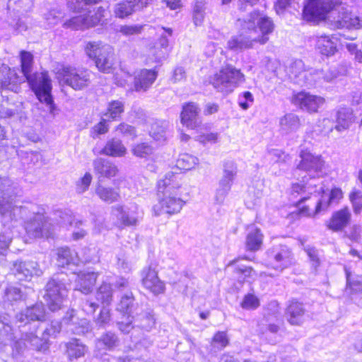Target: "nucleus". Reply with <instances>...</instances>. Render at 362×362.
Segmentation results:
<instances>
[{
  "label": "nucleus",
  "mask_w": 362,
  "mask_h": 362,
  "mask_svg": "<svg viewBox=\"0 0 362 362\" xmlns=\"http://www.w3.org/2000/svg\"><path fill=\"white\" fill-rule=\"evenodd\" d=\"M260 305L259 299L253 293H247L244 296L240 302V307L247 310H254Z\"/></svg>",
  "instance_id": "6e6d98bb"
},
{
  "label": "nucleus",
  "mask_w": 362,
  "mask_h": 362,
  "mask_svg": "<svg viewBox=\"0 0 362 362\" xmlns=\"http://www.w3.org/2000/svg\"><path fill=\"white\" fill-rule=\"evenodd\" d=\"M63 323L66 326L68 332L75 334H85L91 330L90 322L86 319L77 317L74 310L67 313L63 318Z\"/></svg>",
  "instance_id": "aec40b11"
},
{
  "label": "nucleus",
  "mask_w": 362,
  "mask_h": 362,
  "mask_svg": "<svg viewBox=\"0 0 362 362\" xmlns=\"http://www.w3.org/2000/svg\"><path fill=\"white\" fill-rule=\"evenodd\" d=\"M293 103L302 110L315 112L325 103V99L309 92H298L293 98Z\"/></svg>",
  "instance_id": "dca6fc26"
},
{
  "label": "nucleus",
  "mask_w": 362,
  "mask_h": 362,
  "mask_svg": "<svg viewBox=\"0 0 362 362\" xmlns=\"http://www.w3.org/2000/svg\"><path fill=\"white\" fill-rule=\"evenodd\" d=\"M263 235L260 230L255 226L248 228L245 245L247 250H259L262 245Z\"/></svg>",
  "instance_id": "f704fd0d"
},
{
  "label": "nucleus",
  "mask_w": 362,
  "mask_h": 362,
  "mask_svg": "<svg viewBox=\"0 0 362 362\" xmlns=\"http://www.w3.org/2000/svg\"><path fill=\"white\" fill-rule=\"evenodd\" d=\"M168 124L166 121L156 120L151 125L150 136L158 141H164L167 138Z\"/></svg>",
  "instance_id": "ea45409f"
},
{
  "label": "nucleus",
  "mask_w": 362,
  "mask_h": 362,
  "mask_svg": "<svg viewBox=\"0 0 362 362\" xmlns=\"http://www.w3.org/2000/svg\"><path fill=\"white\" fill-rule=\"evenodd\" d=\"M96 298L102 303L109 305L112 300V289L110 284L103 283L96 293Z\"/></svg>",
  "instance_id": "603ef678"
},
{
  "label": "nucleus",
  "mask_w": 362,
  "mask_h": 362,
  "mask_svg": "<svg viewBox=\"0 0 362 362\" xmlns=\"http://www.w3.org/2000/svg\"><path fill=\"white\" fill-rule=\"evenodd\" d=\"M27 234L35 238H52L57 233V226L52 218H47L43 214H37L33 219L25 223Z\"/></svg>",
  "instance_id": "6e6552de"
},
{
  "label": "nucleus",
  "mask_w": 362,
  "mask_h": 362,
  "mask_svg": "<svg viewBox=\"0 0 362 362\" xmlns=\"http://www.w3.org/2000/svg\"><path fill=\"white\" fill-rule=\"evenodd\" d=\"M286 71L289 78L293 81L295 83L303 85L306 83L308 71L305 69L302 60L296 59L292 62Z\"/></svg>",
  "instance_id": "c85d7f7f"
},
{
  "label": "nucleus",
  "mask_w": 362,
  "mask_h": 362,
  "mask_svg": "<svg viewBox=\"0 0 362 362\" xmlns=\"http://www.w3.org/2000/svg\"><path fill=\"white\" fill-rule=\"evenodd\" d=\"M322 193L321 199H317L315 203V211L313 214H317L321 211L326 210L332 203L338 202L342 198V192L339 188L332 189L329 195L325 194L322 184L319 180H312L305 185L293 183L290 189L291 196L298 198L296 202L298 207V214L301 216L310 217L312 213L310 211V205H303L309 199L308 195Z\"/></svg>",
  "instance_id": "f257e3e1"
},
{
  "label": "nucleus",
  "mask_w": 362,
  "mask_h": 362,
  "mask_svg": "<svg viewBox=\"0 0 362 362\" xmlns=\"http://www.w3.org/2000/svg\"><path fill=\"white\" fill-rule=\"evenodd\" d=\"M346 289L351 292L358 293H362V276L355 275L346 269Z\"/></svg>",
  "instance_id": "8fccbe9b"
},
{
  "label": "nucleus",
  "mask_w": 362,
  "mask_h": 362,
  "mask_svg": "<svg viewBox=\"0 0 362 362\" xmlns=\"http://www.w3.org/2000/svg\"><path fill=\"white\" fill-rule=\"evenodd\" d=\"M25 78L32 90H52V81L46 71L30 74Z\"/></svg>",
  "instance_id": "cd10ccee"
},
{
  "label": "nucleus",
  "mask_w": 362,
  "mask_h": 362,
  "mask_svg": "<svg viewBox=\"0 0 362 362\" xmlns=\"http://www.w3.org/2000/svg\"><path fill=\"white\" fill-rule=\"evenodd\" d=\"M57 78L62 86H67L74 90L84 88L88 81L87 71L78 74L69 66H62L56 73Z\"/></svg>",
  "instance_id": "f8f14e48"
},
{
  "label": "nucleus",
  "mask_w": 362,
  "mask_h": 362,
  "mask_svg": "<svg viewBox=\"0 0 362 362\" xmlns=\"http://www.w3.org/2000/svg\"><path fill=\"white\" fill-rule=\"evenodd\" d=\"M127 150L122 141L118 139H112L107 141L100 153L112 157H123Z\"/></svg>",
  "instance_id": "72a5a7b5"
},
{
  "label": "nucleus",
  "mask_w": 362,
  "mask_h": 362,
  "mask_svg": "<svg viewBox=\"0 0 362 362\" xmlns=\"http://www.w3.org/2000/svg\"><path fill=\"white\" fill-rule=\"evenodd\" d=\"M131 152L136 157L146 158L153 154V148L147 142H140L132 146Z\"/></svg>",
  "instance_id": "09e8293b"
},
{
  "label": "nucleus",
  "mask_w": 362,
  "mask_h": 362,
  "mask_svg": "<svg viewBox=\"0 0 362 362\" xmlns=\"http://www.w3.org/2000/svg\"><path fill=\"white\" fill-rule=\"evenodd\" d=\"M95 194L101 200L109 204L116 202L120 198L118 188L105 187L100 183L96 186Z\"/></svg>",
  "instance_id": "e433bc0d"
},
{
  "label": "nucleus",
  "mask_w": 362,
  "mask_h": 362,
  "mask_svg": "<svg viewBox=\"0 0 362 362\" xmlns=\"http://www.w3.org/2000/svg\"><path fill=\"white\" fill-rule=\"evenodd\" d=\"M198 164L197 158L188 153H182L176 161L177 168L182 170H189Z\"/></svg>",
  "instance_id": "49530a36"
},
{
  "label": "nucleus",
  "mask_w": 362,
  "mask_h": 362,
  "mask_svg": "<svg viewBox=\"0 0 362 362\" xmlns=\"http://www.w3.org/2000/svg\"><path fill=\"white\" fill-rule=\"evenodd\" d=\"M61 17L62 12L57 9H52L45 14V18L50 25L57 24Z\"/></svg>",
  "instance_id": "774afa93"
},
{
  "label": "nucleus",
  "mask_w": 362,
  "mask_h": 362,
  "mask_svg": "<svg viewBox=\"0 0 362 362\" xmlns=\"http://www.w3.org/2000/svg\"><path fill=\"white\" fill-rule=\"evenodd\" d=\"M70 279L64 274L54 276L47 283L44 296L47 306L52 311L61 308L64 299L67 296Z\"/></svg>",
  "instance_id": "423d86ee"
},
{
  "label": "nucleus",
  "mask_w": 362,
  "mask_h": 362,
  "mask_svg": "<svg viewBox=\"0 0 362 362\" xmlns=\"http://www.w3.org/2000/svg\"><path fill=\"white\" fill-rule=\"evenodd\" d=\"M136 320L139 322V326L146 330L151 329L155 324L153 315L150 312L137 315Z\"/></svg>",
  "instance_id": "bf43d9fd"
},
{
  "label": "nucleus",
  "mask_w": 362,
  "mask_h": 362,
  "mask_svg": "<svg viewBox=\"0 0 362 362\" xmlns=\"http://www.w3.org/2000/svg\"><path fill=\"white\" fill-rule=\"evenodd\" d=\"M93 165L99 180L102 177L111 178L116 176L118 173L117 166L115 163L103 158L94 160Z\"/></svg>",
  "instance_id": "a878e982"
},
{
  "label": "nucleus",
  "mask_w": 362,
  "mask_h": 362,
  "mask_svg": "<svg viewBox=\"0 0 362 362\" xmlns=\"http://www.w3.org/2000/svg\"><path fill=\"white\" fill-rule=\"evenodd\" d=\"M331 8L330 0H309L304 6L303 17L308 21L322 20Z\"/></svg>",
  "instance_id": "2eb2a0df"
},
{
  "label": "nucleus",
  "mask_w": 362,
  "mask_h": 362,
  "mask_svg": "<svg viewBox=\"0 0 362 362\" xmlns=\"http://www.w3.org/2000/svg\"><path fill=\"white\" fill-rule=\"evenodd\" d=\"M100 23V16H89L87 15H79L74 16L64 23V27L74 30L85 29L93 27Z\"/></svg>",
  "instance_id": "bb28decb"
},
{
  "label": "nucleus",
  "mask_w": 362,
  "mask_h": 362,
  "mask_svg": "<svg viewBox=\"0 0 362 362\" xmlns=\"http://www.w3.org/2000/svg\"><path fill=\"white\" fill-rule=\"evenodd\" d=\"M135 11L136 10L132 0H124L116 4L115 7V16L121 18H125Z\"/></svg>",
  "instance_id": "de8ad7c7"
},
{
  "label": "nucleus",
  "mask_w": 362,
  "mask_h": 362,
  "mask_svg": "<svg viewBox=\"0 0 362 362\" xmlns=\"http://www.w3.org/2000/svg\"><path fill=\"white\" fill-rule=\"evenodd\" d=\"M13 198L3 197L0 192V214L7 220H13L18 216V213L23 215L25 213V206H18L13 204Z\"/></svg>",
  "instance_id": "b1692460"
},
{
  "label": "nucleus",
  "mask_w": 362,
  "mask_h": 362,
  "mask_svg": "<svg viewBox=\"0 0 362 362\" xmlns=\"http://www.w3.org/2000/svg\"><path fill=\"white\" fill-rule=\"evenodd\" d=\"M119 340L116 334L107 332L97 339L96 347L101 349L112 350L119 345Z\"/></svg>",
  "instance_id": "a19ab883"
},
{
  "label": "nucleus",
  "mask_w": 362,
  "mask_h": 362,
  "mask_svg": "<svg viewBox=\"0 0 362 362\" xmlns=\"http://www.w3.org/2000/svg\"><path fill=\"white\" fill-rule=\"evenodd\" d=\"M134 308V297L132 291H127L121 296L120 301L117 305V309L120 312L127 313L129 315L133 313Z\"/></svg>",
  "instance_id": "a18cd8bd"
},
{
  "label": "nucleus",
  "mask_w": 362,
  "mask_h": 362,
  "mask_svg": "<svg viewBox=\"0 0 362 362\" xmlns=\"http://www.w3.org/2000/svg\"><path fill=\"white\" fill-rule=\"evenodd\" d=\"M17 322H20L23 325L24 329L21 332L29 331L30 328L35 322H42L45 320V308L44 305L40 303H36L32 306L28 307L25 310L18 313L16 316ZM23 333H21V335Z\"/></svg>",
  "instance_id": "4468645a"
},
{
  "label": "nucleus",
  "mask_w": 362,
  "mask_h": 362,
  "mask_svg": "<svg viewBox=\"0 0 362 362\" xmlns=\"http://www.w3.org/2000/svg\"><path fill=\"white\" fill-rule=\"evenodd\" d=\"M116 131L124 136H129L132 138H135L136 136L134 127L125 123H122L118 125L116 128Z\"/></svg>",
  "instance_id": "338daca9"
},
{
  "label": "nucleus",
  "mask_w": 362,
  "mask_h": 362,
  "mask_svg": "<svg viewBox=\"0 0 362 362\" xmlns=\"http://www.w3.org/2000/svg\"><path fill=\"white\" fill-rule=\"evenodd\" d=\"M22 298V293L19 288L10 286L5 291V300L9 302L16 301Z\"/></svg>",
  "instance_id": "69168bd1"
},
{
  "label": "nucleus",
  "mask_w": 362,
  "mask_h": 362,
  "mask_svg": "<svg viewBox=\"0 0 362 362\" xmlns=\"http://www.w3.org/2000/svg\"><path fill=\"white\" fill-rule=\"evenodd\" d=\"M142 284L144 286L154 294H159L165 289L164 284L158 276L157 272L151 267L144 268L141 272Z\"/></svg>",
  "instance_id": "412c9836"
},
{
  "label": "nucleus",
  "mask_w": 362,
  "mask_h": 362,
  "mask_svg": "<svg viewBox=\"0 0 362 362\" xmlns=\"http://www.w3.org/2000/svg\"><path fill=\"white\" fill-rule=\"evenodd\" d=\"M36 97L41 103H45L49 106V111L54 113L55 105L53 102V98L51 92H35Z\"/></svg>",
  "instance_id": "680f3d73"
},
{
  "label": "nucleus",
  "mask_w": 362,
  "mask_h": 362,
  "mask_svg": "<svg viewBox=\"0 0 362 362\" xmlns=\"http://www.w3.org/2000/svg\"><path fill=\"white\" fill-rule=\"evenodd\" d=\"M244 81V75L239 69L226 64L218 73L214 74L211 83L214 88H234Z\"/></svg>",
  "instance_id": "9d476101"
},
{
  "label": "nucleus",
  "mask_w": 362,
  "mask_h": 362,
  "mask_svg": "<svg viewBox=\"0 0 362 362\" xmlns=\"http://www.w3.org/2000/svg\"><path fill=\"white\" fill-rule=\"evenodd\" d=\"M300 157L301 158L300 162L297 165L294 173H297L299 170H304L310 177L309 179L305 180L306 175L303 176V183H299L300 185H305L312 180H316L315 179L316 176L318 177L321 176L325 165V161L321 156L313 154L305 149L301 150Z\"/></svg>",
  "instance_id": "0eeeda50"
},
{
  "label": "nucleus",
  "mask_w": 362,
  "mask_h": 362,
  "mask_svg": "<svg viewBox=\"0 0 362 362\" xmlns=\"http://www.w3.org/2000/svg\"><path fill=\"white\" fill-rule=\"evenodd\" d=\"M68 7L74 11H86L85 6L98 4L102 0H66Z\"/></svg>",
  "instance_id": "4d7b16f0"
},
{
  "label": "nucleus",
  "mask_w": 362,
  "mask_h": 362,
  "mask_svg": "<svg viewBox=\"0 0 362 362\" xmlns=\"http://www.w3.org/2000/svg\"><path fill=\"white\" fill-rule=\"evenodd\" d=\"M123 111L124 105L120 101H113L109 105L108 112L110 117L113 119L119 117Z\"/></svg>",
  "instance_id": "0e129e2a"
},
{
  "label": "nucleus",
  "mask_w": 362,
  "mask_h": 362,
  "mask_svg": "<svg viewBox=\"0 0 362 362\" xmlns=\"http://www.w3.org/2000/svg\"><path fill=\"white\" fill-rule=\"evenodd\" d=\"M229 344V339L226 332H216L212 339V344L219 349L225 348Z\"/></svg>",
  "instance_id": "052dcab7"
},
{
  "label": "nucleus",
  "mask_w": 362,
  "mask_h": 362,
  "mask_svg": "<svg viewBox=\"0 0 362 362\" xmlns=\"http://www.w3.org/2000/svg\"><path fill=\"white\" fill-rule=\"evenodd\" d=\"M0 336L8 341H13L15 339L10 320L6 315L0 316Z\"/></svg>",
  "instance_id": "864d4df0"
},
{
  "label": "nucleus",
  "mask_w": 362,
  "mask_h": 362,
  "mask_svg": "<svg viewBox=\"0 0 362 362\" xmlns=\"http://www.w3.org/2000/svg\"><path fill=\"white\" fill-rule=\"evenodd\" d=\"M334 117V129L339 132L349 129L356 120L353 110L345 106L339 107L335 110Z\"/></svg>",
  "instance_id": "4be33fe9"
},
{
  "label": "nucleus",
  "mask_w": 362,
  "mask_h": 362,
  "mask_svg": "<svg viewBox=\"0 0 362 362\" xmlns=\"http://www.w3.org/2000/svg\"><path fill=\"white\" fill-rule=\"evenodd\" d=\"M92 180V175L90 173H86L84 176L76 183V192L79 194L86 192Z\"/></svg>",
  "instance_id": "e2e57ef3"
},
{
  "label": "nucleus",
  "mask_w": 362,
  "mask_h": 362,
  "mask_svg": "<svg viewBox=\"0 0 362 362\" xmlns=\"http://www.w3.org/2000/svg\"><path fill=\"white\" fill-rule=\"evenodd\" d=\"M137 210V206L126 209L124 206L117 204L111 208V218L114 221L115 225L119 228L134 226L139 222Z\"/></svg>",
  "instance_id": "ddd939ff"
},
{
  "label": "nucleus",
  "mask_w": 362,
  "mask_h": 362,
  "mask_svg": "<svg viewBox=\"0 0 362 362\" xmlns=\"http://www.w3.org/2000/svg\"><path fill=\"white\" fill-rule=\"evenodd\" d=\"M183 191L180 175L168 172L158 183V204L153 206L156 216L162 213L175 214L179 213L185 204L182 198Z\"/></svg>",
  "instance_id": "f03ea898"
},
{
  "label": "nucleus",
  "mask_w": 362,
  "mask_h": 362,
  "mask_svg": "<svg viewBox=\"0 0 362 362\" xmlns=\"http://www.w3.org/2000/svg\"><path fill=\"white\" fill-rule=\"evenodd\" d=\"M305 309L302 303L291 300L286 309L285 317L291 325H300L303 323Z\"/></svg>",
  "instance_id": "393cba45"
},
{
  "label": "nucleus",
  "mask_w": 362,
  "mask_h": 362,
  "mask_svg": "<svg viewBox=\"0 0 362 362\" xmlns=\"http://www.w3.org/2000/svg\"><path fill=\"white\" fill-rule=\"evenodd\" d=\"M98 277L95 272H81L76 279L75 290L88 294L92 291Z\"/></svg>",
  "instance_id": "7c9ffc66"
},
{
  "label": "nucleus",
  "mask_w": 362,
  "mask_h": 362,
  "mask_svg": "<svg viewBox=\"0 0 362 362\" xmlns=\"http://www.w3.org/2000/svg\"><path fill=\"white\" fill-rule=\"evenodd\" d=\"M57 264L59 267H64L69 264H76L78 263L77 254L71 251L69 247H60L57 250Z\"/></svg>",
  "instance_id": "37998d69"
},
{
  "label": "nucleus",
  "mask_w": 362,
  "mask_h": 362,
  "mask_svg": "<svg viewBox=\"0 0 362 362\" xmlns=\"http://www.w3.org/2000/svg\"><path fill=\"white\" fill-rule=\"evenodd\" d=\"M238 167L233 160H226L223 165L221 177L218 181V186L216 190L215 202L221 204L231 189L233 182L237 176Z\"/></svg>",
  "instance_id": "1a4fd4ad"
},
{
  "label": "nucleus",
  "mask_w": 362,
  "mask_h": 362,
  "mask_svg": "<svg viewBox=\"0 0 362 362\" xmlns=\"http://www.w3.org/2000/svg\"><path fill=\"white\" fill-rule=\"evenodd\" d=\"M40 325V324H35L29 331L23 332L21 339L13 342V349L17 353H21L29 345L37 351L47 350L49 337L59 333L62 326L57 321L52 322L44 329H41Z\"/></svg>",
  "instance_id": "7ed1b4c3"
},
{
  "label": "nucleus",
  "mask_w": 362,
  "mask_h": 362,
  "mask_svg": "<svg viewBox=\"0 0 362 362\" xmlns=\"http://www.w3.org/2000/svg\"><path fill=\"white\" fill-rule=\"evenodd\" d=\"M12 274L20 280H24L34 275L40 276L42 274L38 264L36 262L16 261L11 267Z\"/></svg>",
  "instance_id": "6ab92c4d"
},
{
  "label": "nucleus",
  "mask_w": 362,
  "mask_h": 362,
  "mask_svg": "<svg viewBox=\"0 0 362 362\" xmlns=\"http://www.w3.org/2000/svg\"><path fill=\"white\" fill-rule=\"evenodd\" d=\"M332 8L327 21L333 29H359L362 27L358 16L354 15L349 7L341 0H330Z\"/></svg>",
  "instance_id": "39448f33"
},
{
  "label": "nucleus",
  "mask_w": 362,
  "mask_h": 362,
  "mask_svg": "<svg viewBox=\"0 0 362 362\" xmlns=\"http://www.w3.org/2000/svg\"><path fill=\"white\" fill-rule=\"evenodd\" d=\"M86 52L90 58L94 59L95 66L103 72H108L112 68V48L110 45H102L100 42H88Z\"/></svg>",
  "instance_id": "9b49d317"
},
{
  "label": "nucleus",
  "mask_w": 362,
  "mask_h": 362,
  "mask_svg": "<svg viewBox=\"0 0 362 362\" xmlns=\"http://www.w3.org/2000/svg\"><path fill=\"white\" fill-rule=\"evenodd\" d=\"M55 226H57V231L61 228H67L69 226L75 225L76 227L78 225H81V222L76 221L74 218L66 212L58 211L54 214V217L52 218Z\"/></svg>",
  "instance_id": "c03bdc74"
},
{
  "label": "nucleus",
  "mask_w": 362,
  "mask_h": 362,
  "mask_svg": "<svg viewBox=\"0 0 362 362\" xmlns=\"http://www.w3.org/2000/svg\"><path fill=\"white\" fill-rule=\"evenodd\" d=\"M157 77V72L155 70L142 69L135 76L134 83L136 88L147 89L155 81Z\"/></svg>",
  "instance_id": "c9c22d12"
},
{
  "label": "nucleus",
  "mask_w": 362,
  "mask_h": 362,
  "mask_svg": "<svg viewBox=\"0 0 362 362\" xmlns=\"http://www.w3.org/2000/svg\"><path fill=\"white\" fill-rule=\"evenodd\" d=\"M334 37L329 36H320L317 41V47L320 53L326 56L334 55L337 52V43L333 40Z\"/></svg>",
  "instance_id": "79ce46f5"
},
{
  "label": "nucleus",
  "mask_w": 362,
  "mask_h": 362,
  "mask_svg": "<svg viewBox=\"0 0 362 362\" xmlns=\"http://www.w3.org/2000/svg\"><path fill=\"white\" fill-rule=\"evenodd\" d=\"M21 72L24 77L32 74L33 65V55L27 51L22 50L20 52Z\"/></svg>",
  "instance_id": "3c124183"
},
{
  "label": "nucleus",
  "mask_w": 362,
  "mask_h": 362,
  "mask_svg": "<svg viewBox=\"0 0 362 362\" xmlns=\"http://www.w3.org/2000/svg\"><path fill=\"white\" fill-rule=\"evenodd\" d=\"M66 354L70 360L77 359L83 356L87 347L79 339H72L66 344Z\"/></svg>",
  "instance_id": "58836bf2"
},
{
  "label": "nucleus",
  "mask_w": 362,
  "mask_h": 362,
  "mask_svg": "<svg viewBox=\"0 0 362 362\" xmlns=\"http://www.w3.org/2000/svg\"><path fill=\"white\" fill-rule=\"evenodd\" d=\"M351 214L347 208H344L332 215L328 227L334 231L341 230L349 224Z\"/></svg>",
  "instance_id": "473e14b6"
},
{
  "label": "nucleus",
  "mask_w": 362,
  "mask_h": 362,
  "mask_svg": "<svg viewBox=\"0 0 362 362\" xmlns=\"http://www.w3.org/2000/svg\"><path fill=\"white\" fill-rule=\"evenodd\" d=\"M267 254L269 259L275 261L276 268L281 272L292 264V253L286 245H274L268 250Z\"/></svg>",
  "instance_id": "a211bd4d"
},
{
  "label": "nucleus",
  "mask_w": 362,
  "mask_h": 362,
  "mask_svg": "<svg viewBox=\"0 0 362 362\" xmlns=\"http://www.w3.org/2000/svg\"><path fill=\"white\" fill-rule=\"evenodd\" d=\"M16 79L14 69L12 70L8 66H2L0 69V90H13Z\"/></svg>",
  "instance_id": "4c0bfd02"
},
{
  "label": "nucleus",
  "mask_w": 362,
  "mask_h": 362,
  "mask_svg": "<svg viewBox=\"0 0 362 362\" xmlns=\"http://www.w3.org/2000/svg\"><path fill=\"white\" fill-rule=\"evenodd\" d=\"M0 192L3 197L11 198L17 194V188L8 177H0Z\"/></svg>",
  "instance_id": "5fc2aeb1"
},
{
  "label": "nucleus",
  "mask_w": 362,
  "mask_h": 362,
  "mask_svg": "<svg viewBox=\"0 0 362 362\" xmlns=\"http://www.w3.org/2000/svg\"><path fill=\"white\" fill-rule=\"evenodd\" d=\"M257 43L253 35L241 33L232 36L227 42V48L234 52H241L245 49H252Z\"/></svg>",
  "instance_id": "5701e85b"
},
{
  "label": "nucleus",
  "mask_w": 362,
  "mask_h": 362,
  "mask_svg": "<svg viewBox=\"0 0 362 362\" xmlns=\"http://www.w3.org/2000/svg\"><path fill=\"white\" fill-rule=\"evenodd\" d=\"M243 259L242 257L235 259L228 264L227 267H233V271L238 276L240 281L250 282L256 277L257 273L251 267L243 264Z\"/></svg>",
  "instance_id": "c756f323"
},
{
  "label": "nucleus",
  "mask_w": 362,
  "mask_h": 362,
  "mask_svg": "<svg viewBox=\"0 0 362 362\" xmlns=\"http://www.w3.org/2000/svg\"><path fill=\"white\" fill-rule=\"evenodd\" d=\"M200 109L197 104L193 102L185 103L180 113L181 123L190 129H195L201 125L199 118Z\"/></svg>",
  "instance_id": "f3484780"
},
{
  "label": "nucleus",
  "mask_w": 362,
  "mask_h": 362,
  "mask_svg": "<svg viewBox=\"0 0 362 362\" xmlns=\"http://www.w3.org/2000/svg\"><path fill=\"white\" fill-rule=\"evenodd\" d=\"M300 127V121L298 115L287 113L279 119V129L281 134H288L297 131Z\"/></svg>",
  "instance_id": "2f4dec72"
},
{
  "label": "nucleus",
  "mask_w": 362,
  "mask_h": 362,
  "mask_svg": "<svg viewBox=\"0 0 362 362\" xmlns=\"http://www.w3.org/2000/svg\"><path fill=\"white\" fill-rule=\"evenodd\" d=\"M237 23L242 30H247L251 34H256L258 28L261 35L254 37L260 45H264L269 41L268 35L274 30L273 21L267 16H260L257 11L251 12L246 18H238Z\"/></svg>",
  "instance_id": "20e7f679"
},
{
  "label": "nucleus",
  "mask_w": 362,
  "mask_h": 362,
  "mask_svg": "<svg viewBox=\"0 0 362 362\" xmlns=\"http://www.w3.org/2000/svg\"><path fill=\"white\" fill-rule=\"evenodd\" d=\"M205 2L204 0H197L193 11V20L196 25H199L204 21L205 13Z\"/></svg>",
  "instance_id": "13d9d810"
}]
</instances>
